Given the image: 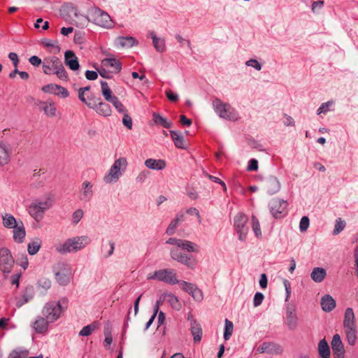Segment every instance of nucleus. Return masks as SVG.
Instances as JSON below:
<instances>
[{"label":"nucleus","mask_w":358,"mask_h":358,"mask_svg":"<svg viewBox=\"0 0 358 358\" xmlns=\"http://www.w3.org/2000/svg\"><path fill=\"white\" fill-rule=\"evenodd\" d=\"M69 299L62 297L57 302L50 301L43 308V314L50 322H54L59 318L62 313L67 310Z\"/></svg>","instance_id":"1"},{"label":"nucleus","mask_w":358,"mask_h":358,"mask_svg":"<svg viewBox=\"0 0 358 358\" xmlns=\"http://www.w3.org/2000/svg\"><path fill=\"white\" fill-rule=\"evenodd\" d=\"M181 242V239L176 238H169L166 240V243L169 245H173L177 247V248H172L170 251L171 257L180 264L185 265L187 267L191 269H194L196 266V262L192 257V255H187L185 253L182 252L180 250V244Z\"/></svg>","instance_id":"2"},{"label":"nucleus","mask_w":358,"mask_h":358,"mask_svg":"<svg viewBox=\"0 0 358 358\" xmlns=\"http://www.w3.org/2000/svg\"><path fill=\"white\" fill-rule=\"evenodd\" d=\"M90 242L87 236H76L67 239L62 245L56 246V250L60 254L75 252L84 248Z\"/></svg>","instance_id":"3"},{"label":"nucleus","mask_w":358,"mask_h":358,"mask_svg":"<svg viewBox=\"0 0 358 358\" xmlns=\"http://www.w3.org/2000/svg\"><path fill=\"white\" fill-rule=\"evenodd\" d=\"M83 17L87 22L92 21L95 24L110 29L113 27V22L110 16L105 11L102 10L99 8H94L91 13V18H89L87 15H81Z\"/></svg>","instance_id":"4"},{"label":"nucleus","mask_w":358,"mask_h":358,"mask_svg":"<svg viewBox=\"0 0 358 358\" xmlns=\"http://www.w3.org/2000/svg\"><path fill=\"white\" fill-rule=\"evenodd\" d=\"M55 278L57 282L61 286L67 285L71 281V268L65 262H58L52 267Z\"/></svg>","instance_id":"5"},{"label":"nucleus","mask_w":358,"mask_h":358,"mask_svg":"<svg viewBox=\"0 0 358 358\" xmlns=\"http://www.w3.org/2000/svg\"><path fill=\"white\" fill-rule=\"evenodd\" d=\"M51 206L50 198H47L43 201L36 200L29 205L28 212L36 222H40L43 217L45 211L50 208Z\"/></svg>","instance_id":"6"},{"label":"nucleus","mask_w":358,"mask_h":358,"mask_svg":"<svg viewBox=\"0 0 358 358\" xmlns=\"http://www.w3.org/2000/svg\"><path fill=\"white\" fill-rule=\"evenodd\" d=\"M149 280H157L170 285L178 284L182 280H178L176 278V273L173 269L165 268L155 271L152 274L148 276Z\"/></svg>","instance_id":"7"},{"label":"nucleus","mask_w":358,"mask_h":358,"mask_svg":"<svg viewBox=\"0 0 358 358\" xmlns=\"http://www.w3.org/2000/svg\"><path fill=\"white\" fill-rule=\"evenodd\" d=\"M213 106L215 113L222 118L228 120H236L237 114L229 103H224L218 98L213 101Z\"/></svg>","instance_id":"8"},{"label":"nucleus","mask_w":358,"mask_h":358,"mask_svg":"<svg viewBox=\"0 0 358 358\" xmlns=\"http://www.w3.org/2000/svg\"><path fill=\"white\" fill-rule=\"evenodd\" d=\"M127 166V161L125 157H120L116 159L110 167L108 174L104 177L106 183H111L113 179L117 181L122 176L121 169L124 171Z\"/></svg>","instance_id":"9"},{"label":"nucleus","mask_w":358,"mask_h":358,"mask_svg":"<svg viewBox=\"0 0 358 358\" xmlns=\"http://www.w3.org/2000/svg\"><path fill=\"white\" fill-rule=\"evenodd\" d=\"M248 221V217L243 213H238L234 218V227L236 233L238 234V239L245 241L249 231L247 226Z\"/></svg>","instance_id":"10"},{"label":"nucleus","mask_w":358,"mask_h":358,"mask_svg":"<svg viewBox=\"0 0 358 358\" xmlns=\"http://www.w3.org/2000/svg\"><path fill=\"white\" fill-rule=\"evenodd\" d=\"M287 202L283 199L274 198L268 203L269 210L275 219H280L287 214Z\"/></svg>","instance_id":"11"},{"label":"nucleus","mask_w":358,"mask_h":358,"mask_svg":"<svg viewBox=\"0 0 358 358\" xmlns=\"http://www.w3.org/2000/svg\"><path fill=\"white\" fill-rule=\"evenodd\" d=\"M14 259L10 251L6 248L0 249V269L4 273H9L14 265Z\"/></svg>","instance_id":"12"},{"label":"nucleus","mask_w":358,"mask_h":358,"mask_svg":"<svg viewBox=\"0 0 358 358\" xmlns=\"http://www.w3.org/2000/svg\"><path fill=\"white\" fill-rule=\"evenodd\" d=\"M180 288L188 293L197 301H201L203 299L202 291L195 284L182 280L180 282Z\"/></svg>","instance_id":"13"},{"label":"nucleus","mask_w":358,"mask_h":358,"mask_svg":"<svg viewBox=\"0 0 358 358\" xmlns=\"http://www.w3.org/2000/svg\"><path fill=\"white\" fill-rule=\"evenodd\" d=\"M50 63L55 69L54 73L57 77L62 80L67 81L69 80L68 73L62 62V61L56 56H53L50 59Z\"/></svg>","instance_id":"14"},{"label":"nucleus","mask_w":358,"mask_h":358,"mask_svg":"<svg viewBox=\"0 0 358 358\" xmlns=\"http://www.w3.org/2000/svg\"><path fill=\"white\" fill-rule=\"evenodd\" d=\"M257 351L261 354L280 355L283 348L280 345L273 342H264L257 348Z\"/></svg>","instance_id":"15"},{"label":"nucleus","mask_w":358,"mask_h":358,"mask_svg":"<svg viewBox=\"0 0 358 358\" xmlns=\"http://www.w3.org/2000/svg\"><path fill=\"white\" fill-rule=\"evenodd\" d=\"M263 187L268 194L272 195L279 192L280 183L276 177L269 176L264 179Z\"/></svg>","instance_id":"16"},{"label":"nucleus","mask_w":358,"mask_h":358,"mask_svg":"<svg viewBox=\"0 0 358 358\" xmlns=\"http://www.w3.org/2000/svg\"><path fill=\"white\" fill-rule=\"evenodd\" d=\"M41 90L44 93L52 94L62 98H66L69 96V92L65 87L57 84L51 83L44 85Z\"/></svg>","instance_id":"17"},{"label":"nucleus","mask_w":358,"mask_h":358,"mask_svg":"<svg viewBox=\"0 0 358 358\" xmlns=\"http://www.w3.org/2000/svg\"><path fill=\"white\" fill-rule=\"evenodd\" d=\"M71 14H73L76 17L80 16L77 6L71 2L64 3L61 10L62 17L66 22L73 24V22H70Z\"/></svg>","instance_id":"18"},{"label":"nucleus","mask_w":358,"mask_h":358,"mask_svg":"<svg viewBox=\"0 0 358 358\" xmlns=\"http://www.w3.org/2000/svg\"><path fill=\"white\" fill-rule=\"evenodd\" d=\"M331 344L334 358H344V346L339 334L334 335Z\"/></svg>","instance_id":"19"},{"label":"nucleus","mask_w":358,"mask_h":358,"mask_svg":"<svg viewBox=\"0 0 358 358\" xmlns=\"http://www.w3.org/2000/svg\"><path fill=\"white\" fill-rule=\"evenodd\" d=\"M64 63L72 71L80 69L78 59L73 50H69L64 52Z\"/></svg>","instance_id":"20"},{"label":"nucleus","mask_w":358,"mask_h":358,"mask_svg":"<svg viewBox=\"0 0 358 358\" xmlns=\"http://www.w3.org/2000/svg\"><path fill=\"white\" fill-rule=\"evenodd\" d=\"M286 324L288 329L294 331L298 326V317L294 308L288 307L286 310Z\"/></svg>","instance_id":"21"},{"label":"nucleus","mask_w":358,"mask_h":358,"mask_svg":"<svg viewBox=\"0 0 358 358\" xmlns=\"http://www.w3.org/2000/svg\"><path fill=\"white\" fill-rule=\"evenodd\" d=\"M320 305L323 311L329 313L335 308L336 303L331 295L325 294L321 299Z\"/></svg>","instance_id":"22"},{"label":"nucleus","mask_w":358,"mask_h":358,"mask_svg":"<svg viewBox=\"0 0 358 358\" xmlns=\"http://www.w3.org/2000/svg\"><path fill=\"white\" fill-rule=\"evenodd\" d=\"M93 196L92 185L90 182L85 180L82 184L80 200L89 201Z\"/></svg>","instance_id":"23"},{"label":"nucleus","mask_w":358,"mask_h":358,"mask_svg":"<svg viewBox=\"0 0 358 358\" xmlns=\"http://www.w3.org/2000/svg\"><path fill=\"white\" fill-rule=\"evenodd\" d=\"M357 327L355 316L352 308H346L343 320V328Z\"/></svg>","instance_id":"24"},{"label":"nucleus","mask_w":358,"mask_h":358,"mask_svg":"<svg viewBox=\"0 0 358 358\" xmlns=\"http://www.w3.org/2000/svg\"><path fill=\"white\" fill-rule=\"evenodd\" d=\"M50 323L46 317H38L36 321L33 323V328L38 334H43L48 330V324Z\"/></svg>","instance_id":"25"},{"label":"nucleus","mask_w":358,"mask_h":358,"mask_svg":"<svg viewBox=\"0 0 358 358\" xmlns=\"http://www.w3.org/2000/svg\"><path fill=\"white\" fill-rule=\"evenodd\" d=\"M13 239L16 243H22L26 236V231L23 222L20 220V223L13 228Z\"/></svg>","instance_id":"26"},{"label":"nucleus","mask_w":358,"mask_h":358,"mask_svg":"<svg viewBox=\"0 0 358 358\" xmlns=\"http://www.w3.org/2000/svg\"><path fill=\"white\" fill-rule=\"evenodd\" d=\"M93 109L95 110L99 115L103 117H108L111 115L112 113V109L110 105L101 100L96 103V107Z\"/></svg>","instance_id":"27"},{"label":"nucleus","mask_w":358,"mask_h":358,"mask_svg":"<svg viewBox=\"0 0 358 358\" xmlns=\"http://www.w3.org/2000/svg\"><path fill=\"white\" fill-rule=\"evenodd\" d=\"M147 168L153 170H162L166 167V162L164 159H148L145 162Z\"/></svg>","instance_id":"28"},{"label":"nucleus","mask_w":358,"mask_h":358,"mask_svg":"<svg viewBox=\"0 0 358 358\" xmlns=\"http://www.w3.org/2000/svg\"><path fill=\"white\" fill-rule=\"evenodd\" d=\"M191 333L195 343L200 342L202 338V329L199 323L195 320H191Z\"/></svg>","instance_id":"29"},{"label":"nucleus","mask_w":358,"mask_h":358,"mask_svg":"<svg viewBox=\"0 0 358 358\" xmlns=\"http://www.w3.org/2000/svg\"><path fill=\"white\" fill-rule=\"evenodd\" d=\"M100 85L101 94L106 101L110 102L111 101L113 100V99H115L117 97L115 95L113 94V92L110 90L106 81L101 80L100 82Z\"/></svg>","instance_id":"30"},{"label":"nucleus","mask_w":358,"mask_h":358,"mask_svg":"<svg viewBox=\"0 0 358 358\" xmlns=\"http://www.w3.org/2000/svg\"><path fill=\"white\" fill-rule=\"evenodd\" d=\"M170 135L174 145L176 148L180 149H185L186 146L184 143V137L178 131L171 130L170 131Z\"/></svg>","instance_id":"31"},{"label":"nucleus","mask_w":358,"mask_h":358,"mask_svg":"<svg viewBox=\"0 0 358 358\" xmlns=\"http://www.w3.org/2000/svg\"><path fill=\"white\" fill-rule=\"evenodd\" d=\"M327 271L322 267H315L310 273L311 279L315 282H321L325 278Z\"/></svg>","instance_id":"32"},{"label":"nucleus","mask_w":358,"mask_h":358,"mask_svg":"<svg viewBox=\"0 0 358 358\" xmlns=\"http://www.w3.org/2000/svg\"><path fill=\"white\" fill-rule=\"evenodd\" d=\"M152 120L156 124L160 125L166 129L171 128L173 125L171 121L168 120L166 117H162L158 113H153Z\"/></svg>","instance_id":"33"},{"label":"nucleus","mask_w":358,"mask_h":358,"mask_svg":"<svg viewBox=\"0 0 358 358\" xmlns=\"http://www.w3.org/2000/svg\"><path fill=\"white\" fill-rule=\"evenodd\" d=\"M117 41L122 48H131L138 44V41L132 36H119Z\"/></svg>","instance_id":"34"},{"label":"nucleus","mask_w":358,"mask_h":358,"mask_svg":"<svg viewBox=\"0 0 358 358\" xmlns=\"http://www.w3.org/2000/svg\"><path fill=\"white\" fill-rule=\"evenodd\" d=\"M102 64L105 66L114 68L115 73L120 72L122 69V63L115 58H106L102 60Z\"/></svg>","instance_id":"35"},{"label":"nucleus","mask_w":358,"mask_h":358,"mask_svg":"<svg viewBox=\"0 0 358 358\" xmlns=\"http://www.w3.org/2000/svg\"><path fill=\"white\" fill-rule=\"evenodd\" d=\"M346 338L350 345H355L357 342V327L344 328Z\"/></svg>","instance_id":"36"},{"label":"nucleus","mask_w":358,"mask_h":358,"mask_svg":"<svg viewBox=\"0 0 358 358\" xmlns=\"http://www.w3.org/2000/svg\"><path fill=\"white\" fill-rule=\"evenodd\" d=\"M318 354L320 357L330 356L331 350L325 338L320 341L318 343Z\"/></svg>","instance_id":"37"},{"label":"nucleus","mask_w":358,"mask_h":358,"mask_svg":"<svg viewBox=\"0 0 358 358\" xmlns=\"http://www.w3.org/2000/svg\"><path fill=\"white\" fill-rule=\"evenodd\" d=\"M3 218V225L8 229H13L15 226H17L20 221L17 222L13 215L11 214L6 213Z\"/></svg>","instance_id":"38"},{"label":"nucleus","mask_w":358,"mask_h":358,"mask_svg":"<svg viewBox=\"0 0 358 358\" xmlns=\"http://www.w3.org/2000/svg\"><path fill=\"white\" fill-rule=\"evenodd\" d=\"M164 296H166V301H167L170 306L175 310H180L181 308V304L179 302V300L176 296H175L172 293H164Z\"/></svg>","instance_id":"39"},{"label":"nucleus","mask_w":358,"mask_h":358,"mask_svg":"<svg viewBox=\"0 0 358 358\" xmlns=\"http://www.w3.org/2000/svg\"><path fill=\"white\" fill-rule=\"evenodd\" d=\"M183 250H185L189 252H198L197 245L192 241L187 240L181 239V242L180 244V248Z\"/></svg>","instance_id":"40"},{"label":"nucleus","mask_w":358,"mask_h":358,"mask_svg":"<svg viewBox=\"0 0 358 358\" xmlns=\"http://www.w3.org/2000/svg\"><path fill=\"white\" fill-rule=\"evenodd\" d=\"M34 293L33 287H26L23 292L22 299L18 301L19 306H21L29 301L34 297Z\"/></svg>","instance_id":"41"},{"label":"nucleus","mask_w":358,"mask_h":358,"mask_svg":"<svg viewBox=\"0 0 358 358\" xmlns=\"http://www.w3.org/2000/svg\"><path fill=\"white\" fill-rule=\"evenodd\" d=\"M41 247V241L38 238L28 244L27 250L30 255H36Z\"/></svg>","instance_id":"42"},{"label":"nucleus","mask_w":358,"mask_h":358,"mask_svg":"<svg viewBox=\"0 0 358 358\" xmlns=\"http://www.w3.org/2000/svg\"><path fill=\"white\" fill-rule=\"evenodd\" d=\"M234 330L233 322L228 319L224 321V338L225 341H228L232 335Z\"/></svg>","instance_id":"43"},{"label":"nucleus","mask_w":358,"mask_h":358,"mask_svg":"<svg viewBox=\"0 0 358 358\" xmlns=\"http://www.w3.org/2000/svg\"><path fill=\"white\" fill-rule=\"evenodd\" d=\"M42 45L45 48H52L56 50L55 52V54L59 53L60 52V47L59 45V43L57 41L50 40L48 38H43L41 41Z\"/></svg>","instance_id":"44"},{"label":"nucleus","mask_w":358,"mask_h":358,"mask_svg":"<svg viewBox=\"0 0 358 358\" xmlns=\"http://www.w3.org/2000/svg\"><path fill=\"white\" fill-rule=\"evenodd\" d=\"M251 221H252V229L255 233V236L258 238H261L262 236V234L260 224H259V222L258 219L257 218L256 216L252 215Z\"/></svg>","instance_id":"45"},{"label":"nucleus","mask_w":358,"mask_h":358,"mask_svg":"<svg viewBox=\"0 0 358 358\" xmlns=\"http://www.w3.org/2000/svg\"><path fill=\"white\" fill-rule=\"evenodd\" d=\"M153 45L159 52H164L166 50L165 41L163 38L153 37Z\"/></svg>","instance_id":"46"},{"label":"nucleus","mask_w":358,"mask_h":358,"mask_svg":"<svg viewBox=\"0 0 358 358\" xmlns=\"http://www.w3.org/2000/svg\"><path fill=\"white\" fill-rule=\"evenodd\" d=\"M9 155L5 146L0 144V165L3 166L8 163Z\"/></svg>","instance_id":"47"},{"label":"nucleus","mask_w":358,"mask_h":358,"mask_svg":"<svg viewBox=\"0 0 358 358\" xmlns=\"http://www.w3.org/2000/svg\"><path fill=\"white\" fill-rule=\"evenodd\" d=\"M87 103L86 106L90 108H94L96 107V103L100 101V98H96L93 93L87 94Z\"/></svg>","instance_id":"48"},{"label":"nucleus","mask_w":358,"mask_h":358,"mask_svg":"<svg viewBox=\"0 0 358 358\" xmlns=\"http://www.w3.org/2000/svg\"><path fill=\"white\" fill-rule=\"evenodd\" d=\"M43 103L44 105V106H43L44 113L48 116L54 117L56 115V108L55 106V103L52 102L50 103L49 104H48L47 102H43Z\"/></svg>","instance_id":"49"},{"label":"nucleus","mask_w":358,"mask_h":358,"mask_svg":"<svg viewBox=\"0 0 358 358\" xmlns=\"http://www.w3.org/2000/svg\"><path fill=\"white\" fill-rule=\"evenodd\" d=\"M110 103L113 104V106L115 108V109L119 112L120 113H125L127 112V108L125 106L122 104V103L119 100L117 97L115 99H113V101H111Z\"/></svg>","instance_id":"50"},{"label":"nucleus","mask_w":358,"mask_h":358,"mask_svg":"<svg viewBox=\"0 0 358 358\" xmlns=\"http://www.w3.org/2000/svg\"><path fill=\"white\" fill-rule=\"evenodd\" d=\"M52 282L51 280L48 278H41L38 281V287L42 288L45 291H47L51 287Z\"/></svg>","instance_id":"51"},{"label":"nucleus","mask_w":358,"mask_h":358,"mask_svg":"<svg viewBox=\"0 0 358 358\" xmlns=\"http://www.w3.org/2000/svg\"><path fill=\"white\" fill-rule=\"evenodd\" d=\"M95 329V326L93 324H89L85 326L79 332V336H90Z\"/></svg>","instance_id":"52"},{"label":"nucleus","mask_w":358,"mask_h":358,"mask_svg":"<svg viewBox=\"0 0 358 358\" xmlns=\"http://www.w3.org/2000/svg\"><path fill=\"white\" fill-rule=\"evenodd\" d=\"M345 227V222L342 221L341 218L336 220L335 227L333 231L334 235L338 234L341 231L344 229Z\"/></svg>","instance_id":"53"},{"label":"nucleus","mask_w":358,"mask_h":358,"mask_svg":"<svg viewBox=\"0 0 358 358\" xmlns=\"http://www.w3.org/2000/svg\"><path fill=\"white\" fill-rule=\"evenodd\" d=\"M334 102L332 101H329L327 102L323 103L319 107L317 110V114L320 115L321 113H325L329 110V107L332 106Z\"/></svg>","instance_id":"54"},{"label":"nucleus","mask_w":358,"mask_h":358,"mask_svg":"<svg viewBox=\"0 0 358 358\" xmlns=\"http://www.w3.org/2000/svg\"><path fill=\"white\" fill-rule=\"evenodd\" d=\"M310 224L309 218L307 216H303L301 219L300 223H299V229L301 232L306 231Z\"/></svg>","instance_id":"55"},{"label":"nucleus","mask_w":358,"mask_h":358,"mask_svg":"<svg viewBox=\"0 0 358 358\" xmlns=\"http://www.w3.org/2000/svg\"><path fill=\"white\" fill-rule=\"evenodd\" d=\"M122 124L128 129H132V119L128 114V112L123 113Z\"/></svg>","instance_id":"56"},{"label":"nucleus","mask_w":358,"mask_h":358,"mask_svg":"<svg viewBox=\"0 0 358 358\" xmlns=\"http://www.w3.org/2000/svg\"><path fill=\"white\" fill-rule=\"evenodd\" d=\"M17 264L22 266L24 270L27 269L29 265L27 255L24 253L22 254L20 259L17 260Z\"/></svg>","instance_id":"57"},{"label":"nucleus","mask_w":358,"mask_h":358,"mask_svg":"<svg viewBox=\"0 0 358 358\" xmlns=\"http://www.w3.org/2000/svg\"><path fill=\"white\" fill-rule=\"evenodd\" d=\"M264 299V296L261 292H256L253 299V306L257 307L260 306Z\"/></svg>","instance_id":"58"},{"label":"nucleus","mask_w":358,"mask_h":358,"mask_svg":"<svg viewBox=\"0 0 358 358\" xmlns=\"http://www.w3.org/2000/svg\"><path fill=\"white\" fill-rule=\"evenodd\" d=\"M83 216V211L81 209L76 210L72 215V221L73 224H76L79 222Z\"/></svg>","instance_id":"59"},{"label":"nucleus","mask_w":358,"mask_h":358,"mask_svg":"<svg viewBox=\"0 0 358 358\" xmlns=\"http://www.w3.org/2000/svg\"><path fill=\"white\" fill-rule=\"evenodd\" d=\"M205 176H206L208 178H209L210 180H212L213 182H216V183H218V184H220V185L222 186L223 189H224V191H226V190H227L226 185H225V183H224V182L221 179H220V178H217V177L213 176H212V175H210V174H208V173H205Z\"/></svg>","instance_id":"60"},{"label":"nucleus","mask_w":358,"mask_h":358,"mask_svg":"<svg viewBox=\"0 0 358 358\" xmlns=\"http://www.w3.org/2000/svg\"><path fill=\"white\" fill-rule=\"evenodd\" d=\"M258 169V161L256 159H251L248 162L247 170L249 171H255Z\"/></svg>","instance_id":"61"},{"label":"nucleus","mask_w":358,"mask_h":358,"mask_svg":"<svg viewBox=\"0 0 358 358\" xmlns=\"http://www.w3.org/2000/svg\"><path fill=\"white\" fill-rule=\"evenodd\" d=\"M245 64L248 66H252L257 71H260L262 69V64L255 59H250L246 62Z\"/></svg>","instance_id":"62"},{"label":"nucleus","mask_w":358,"mask_h":358,"mask_svg":"<svg viewBox=\"0 0 358 358\" xmlns=\"http://www.w3.org/2000/svg\"><path fill=\"white\" fill-rule=\"evenodd\" d=\"M85 75V78L89 80H95L98 78V73L94 71L87 70Z\"/></svg>","instance_id":"63"},{"label":"nucleus","mask_w":358,"mask_h":358,"mask_svg":"<svg viewBox=\"0 0 358 358\" xmlns=\"http://www.w3.org/2000/svg\"><path fill=\"white\" fill-rule=\"evenodd\" d=\"M166 96L172 102H176L178 100V95L170 90L166 91Z\"/></svg>","instance_id":"64"}]
</instances>
